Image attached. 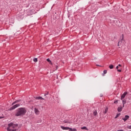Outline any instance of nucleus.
I'll use <instances>...</instances> for the list:
<instances>
[{
	"label": "nucleus",
	"mask_w": 131,
	"mask_h": 131,
	"mask_svg": "<svg viewBox=\"0 0 131 131\" xmlns=\"http://www.w3.org/2000/svg\"><path fill=\"white\" fill-rule=\"evenodd\" d=\"M34 112H35V114H36V115H38V114H39V111H38V110H37V108H35Z\"/></svg>",
	"instance_id": "8"
},
{
	"label": "nucleus",
	"mask_w": 131,
	"mask_h": 131,
	"mask_svg": "<svg viewBox=\"0 0 131 131\" xmlns=\"http://www.w3.org/2000/svg\"><path fill=\"white\" fill-rule=\"evenodd\" d=\"M20 100L15 101H14L13 103H12V105H14V104H16V103H17L20 102Z\"/></svg>",
	"instance_id": "15"
},
{
	"label": "nucleus",
	"mask_w": 131,
	"mask_h": 131,
	"mask_svg": "<svg viewBox=\"0 0 131 131\" xmlns=\"http://www.w3.org/2000/svg\"><path fill=\"white\" fill-rule=\"evenodd\" d=\"M19 106H20V104H16L13 105L12 107H10L9 108V111H11L12 110H14V109H16V108H17V107H19Z\"/></svg>",
	"instance_id": "3"
},
{
	"label": "nucleus",
	"mask_w": 131,
	"mask_h": 131,
	"mask_svg": "<svg viewBox=\"0 0 131 131\" xmlns=\"http://www.w3.org/2000/svg\"><path fill=\"white\" fill-rule=\"evenodd\" d=\"M114 67L113 66V65H112V64H111V65H110V66H109V68L110 69H113V68H114Z\"/></svg>",
	"instance_id": "18"
},
{
	"label": "nucleus",
	"mask_w": 131,
	"mask_h": 131,
	"mask_svg": "<svg viewBox=\"0 0 131 131\" xmlns=\"http://www.w3.org/2000/svg\"><path fill=\"white\" fill-rule=\"evenodd\" d=\"M126 95H127V92H124L123 94L121 95V100H123V98H125Z\"/></svg>",
	"instance_id": "4"
},
{
	"label": "nucleus",
	"mask_w": 131,
	"mask_h": 131,
	"mask_svg": "<svg viewBox=\"0 0 131 131\" xmlns=\"http://www.w3.org/2000/svg\"><path fill=\"white\" fill-rule=\"evenodd\" d=\"M2 118V117H0V119Z\"/></svg>",
	"instance_id": "28"
},
{
	"label": "nucleus",
	"mask_w": 131,
	"mask_h": 131,
	"mask_svg": "<svg viewBox=\"0 0 131 131\" xmlns=\"http://www.w3.org/2000/svg\"><path fill=\"white\" fill-rule=\"evenodd\" d=\"M26 109L24 107H21L17 109V112L15 114L16 116H22L26 114Z\"/></svg>",
	"instance_id": "2"
},
{
	"label": "nucleus",
	"mask_w": 131,
	"mask_h": 131,
	"mask_svg": "<svg viewBox=\"0 0 131 131\" xmlns=\"http://www.w3.org/2000/svg\"><path fill=\"white\" fill-rule=\"evenodd\" d=\"M47 61L49 62V64H50L51 65H53V63L52 62V61H51V60H50L49 58H48L47 59Z\"/></svg>",
	"instance_id": "13"
},
{
	"label": "nucleus",
	"mask_w": 131,
	"mask_h": 131,
	"mask_svg": "<svg viewBox=\"0 0 131 131\" xmlns=\"http://www.w3.org/2000/svg\"><path fill=\"white\" fill-rule=\"evenodd\" d=\"M117 131H123L122 129L118 130Z\"/></svg>",
	"instance_id": "26"
},
{
	"label": "nucleus",
	"mask_w": 131,
	"mask_h": 131,
	"mask_svg": "<svg viewBox=\"0 0 131 131\" xmlns=\"http://www.w3.org/2000/svg\"><path fill=\"white\" fill-rule=\"evenodd\" d=\"M118 67H119V68H121V64H118Z\"/></svg>",
	"instance_id": "24"
},
{
	"label": "nucleus",
	"mask_w": 131,
	"mask_h": 131,
	"mask_svg": "<svg viewBox=\"0 0 131 131\" xmlns=\"http://www.w3.org/2000/svg\"><path fill=\"white\" fill-rule=\"evenodd\" d=\"M69 131H77V130L75 128H70Z\"/></svg>",
	"instance_id": "14"
},
{
	"label": "nucleus",
	"mask_w": 131,
	"mask_h": 131,
	"mask_svg": "<svg viewBox=\"0 0 131 131\" xmlns=\"http://www.w3.org/2000/svg\"><path fill=\"white\" fill-rule=\"evenodd\" d=\"M103 73H104V74H106V73H107V70H104Z\"/></svg>",
	"instance_id": "21"
},
{
	"label": "nucleus",
	"mask_w": 131,
	"mask_h": 131,
	"mask_svg": "<svg viewBox=\"0 0 131 131\" xmlns=\"http://www.w3.org/2000/svg\"><path fill=\"white\" fill-rule=\"evenodd\" d=\"M122 104H123V108L124 107V104H126V100H122Z\"/></svg>",
	"instance_id": "12"
},
{
	"label": "nucleus",
	"mask_w": 131,
	"mask_h": 131,
	"mask_svg": "<svg viewBox=\"0 0 131 131\" xmlns=\"http://www.w3.org/2000/svg\"><path fill=\"white\" fill-rule=\"evenodd\" d=\"M118 112H121V111H122V107L119 106L118 107Z\"/></svg>",
	"instance_id": "11"
},
{
	"label": "nucleus",
	"mask_w": 131,
	"mask_h": 131,
	"mask_svg": "<svg viewBox=\"0 0 131 131\" xmlns=\"http://www.w3.org/2000/svg\"><path fill=\"white\" fill-rule=\"evenodd\" d=\"M128 118H129V116L127 115H125V117L122 118V120H124V121L125 122V121H126L127 119H128Z\"/></svg>",
	"instance_id": "5"
},
{
	"label": "nucleus",
	"mask_w": 131,
	"mask_h": 131,
	"mask_svg": "<svg viewBox=\"0 0 131 131\" xmlns=\"http://www.w3.org/2000/svg\"><path fill=\"white\" fill-rule=\"evenodd\" d=\"M119 115H120V114H117L115 118H117V117H118Z\"/></svg>",
	"instance_id": "23"
},
{
	"label": "nucleus",
	"mask_w": 131,
	"mask_h": 131,
	"mask_svg": "<svg viewBox=\"0 0 131 131\" xmlns=\"http://www.w3.org/2000/svg\"><path fill=\"white\" fill-rule=\"evenodd\" d=\"M114 103H118V100H116V101H115V102H114Z\"/></svg>",
	"instance_id": "25"
},
{
	"label": "nucleus",
	"mask_w": 131,
	"mask_h": 131,
	"mask_svg": "<svg viewBox=\"0 0 131 131\" xmlns=\"http://www.w3.org/2000/svg\"><path fill=\"white\" fill-rule=\"evenodd\" d=\"M127 128H128V129H131V125H130V126H127Z\"/></svg>",
	"instance_id": "22"
},
{
	"label": "nucleus",
	"mask_w": 131,
	"mask_h": 131,
	"mask_svg": "<svg viewBox=\"0 0 131 131\" xmlns=\"http://www.w3.org/2000/svg\"><path fill=\"white\" fill-rule=\"evenodd\" d=\"M116 69L117 70V71L118 72H121V68H120L119 67L117 66L116 67Z\"/></svg>",
	"instance_id": "10"
},
{
	"label": "nucleus",
	"mask_w": 131,
	"mask_h": 131,
	"mask_svg": "<svg viewBox=\"0 0 131 131\" xmlns=\"http://www.w3.org/2000/svg\"><path fill=\"white\" fill-rule=\"evenodd\" d=\"M33 61H34V62H37V58H34L33 59Z\"/></svg>",
	"instance_id": "20"
},
{
	"label": "nucleus",
	"mask_w": 131,
	"mask_h": 131,
	"mask_svg": "<svg viewBox=\"0 0 131 131\" xmlns=\"http://www.w3.org/2000/svg\"><path fill=\"white\" fill-rule=\"evenodd\" d=\"M18 125L15 124L13 123L8 124L7 127V131H18Z\"/></svg>",
	"instance_id": "1"
},
{
	"label": "nucleus",
	"mask_w": 131,
	"mask_h": 131,
	"mask_svg": "<svg viewBox=\"0 0 131 131\" xmlns=\"http://www.w3.org/2000/svg\"><path fill=\"white\" fill-rule=\"evenodd\" d=\"M93 114H94V116H96V115H97V114H98V113L97 112V111H95L93 112Z\"/></svg>",
	"instance_id": "17"
},
{
	"label": "nucleus",
	"mask_w": 131,
	"mask_h": 131,
	"mask_svg": "<svg viewBox=\"0 0 131 131\" xmlns=\"http://www.w3.org/2000/svg\"><path fill=\"white\" fill-rule=\"evenodd\" d=\"M61 128H62V129H63L64 130H68V129H69V128H70L69 127H64L63 126H61Z\"/></svg>",
	"instance_id": "6"
},
{
	"label": "nucleus",
	"mask_w": 131,
	"mask_h": 131,
	"mask_svg": "<svg viewBox=\"0 0 131 131\" xmlns=\"http://www.w3.org/2000/svg\"><path fill=\"white\" fill-rule=\"evenodd\" d=\"M36 100H45V99H43V98L40 97V96H39V97H36Z\"/></svg>",
	"instance_id": "9"
},
{
	"label": "nucleus",
	"mask_w": 131,
	"mask_h": 131,
	"mask_svg": "<svg viewBox=\"0 0 131 131\" xmlns=\"http://www.w3.org/2000/svg\"><path fill=\"white\" fill-rule=\"evenodd\" d=\"M108 111V108H106L105 110L104 114H106Z\"/></svg>",
	"instance_id": "19"
},
{
	"label": "nucleus",
	"mask_w": 131,
	"mask_h": 131,
	"mask_svg": "<svg viewBox=\"0 0 131 131\" xmlns=\"http://www.w3.org/2000/svg\"><path fill=\"white\" fill-rule=\"evenodd\" d=\"M118 46H119V43H118Z\"/></svg>",
	"instance_id": "27"
},
{
	"label": "nucleus",
	"mask_w": 131,
	"mask_h": 131,
	"mask_svg": "<svg viewBox=\"0 0 131 131\" xmlns=\"http://www.w3.org/2000/svg\"><path fill=\"white\" fill-rule=\"evenodd\" d=\"M81 129H85L86 130H89V129L86 128L85 126L81 127Z\"/></svg>",
	"instance_id": "16"
},
{
	"label": "nucleus",
	"mask_w": 131,
	"mask_h": 131,
	"mask_svg": "<svg viewBox=\"0 0 131 131\" xmlns=\"http://www.w3.org/2000/svg\"><path fill=\"white\" fill-rule=\"evenodd\" d=\"M63 122L64 123H69V124H71L72 123V122L71 121L69 120V119H66V120H64Z\"/></svg>",
	"instance_id": "7"
}]
</instances>
